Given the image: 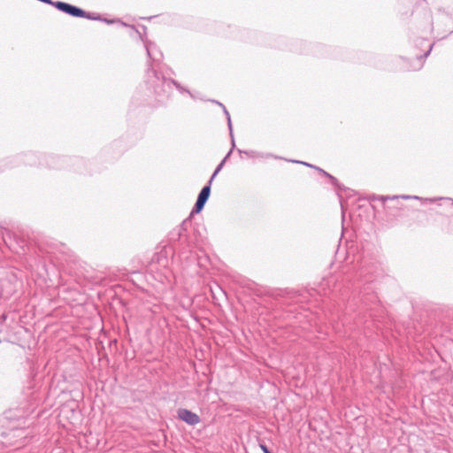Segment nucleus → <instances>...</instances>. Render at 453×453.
<instances>
[{"label": "nucleus", "instance_id": "nucleus-10", "mask_svg": "<svg viewBox=\"0 0 453 453\" xmlns=\"http://www.w3.org/2000/svg\"><path fill=\"white\" fill-rule=\"evenodd\" d=\"M229 156H230V153H227V154L226 155V157H225V159H224V160L227 159V157H228Z\"/></svg>", "mask_w": 453, "mask_h": 453}, {"label": "nucleus", "instance_id": "nucleus-9", "mask_svg": "<svg viewBox=\"0 0 453 453\" xmlns=\"http://www.w3.org/2000/svg\"><path fill=\"white\" fill-rule=\"evenodd\" d=\"M401 197L403 198V199H409L410 198L409 196H402Z\"/></svg>", "mask_w": 453, "mask_h": 453}, {"label": "nucleus", "instance_id": "nucleus-8", "mask_svg": "<svg viewBox=\"0 0 453 453\" xmlns=\"http://www.w3.org/2000/svg\"><path fill=\"white\" fill-rule=\"evenodd\" d=\"M323 173H324L325 174H326L330 179L334 180V178L333 176L329 175V174H328V173H326V172H323Z\"/></svg>", "mask_w": 453, "mask_h": 453}, {"label": "nucleus", "instance_id": "nucleus-2", "mask_svg": "<svg viewBox=\"0 0 453 453\" xmlns=\"http://www.w3.org/2000/svg\"><path fill=\"white\" fill-rule=\"evenodd\" d=\"M211 184H210V181H209L208 185L204 186L202 188L201 192L198 195L196 203L191 211V215L194 213H198L203 210L206 201L209 198L210 193H211Z\"/></svg>", "mask_w": 453, "mask_h": 453}, {"label": "nucleus", "instance_id": "nucleus-11", "mask_svg": "<svg viewBox=\"0 0 453 453\" xmlns=\"http://www.w3.org/2000/svg\"><path fill=\"white\" fill-rule=\"evenodd\" d=\"M229 156H230V153H227V154L226 155V157H225V159H224V160L227 159V157H228Z\"/></svg>", "mask_w": 453, "mask_h": 453}, {"label": "nucleus", "instance_id": "nucleus-5", "mask_svg": "<svg viewBox=\"0 0 453 453\" xmlns=\"http://www.w3.org/2000/svg\"><path fill=\"white\" fill-rule=\"evenodd\" d=\"M398 196H380L379 199L381 200V201H386V200H388V199H395V198H397Z\"/></svg>", "mask_w": 453, "mask_h": 453}, {"label": "nucleus", "instance_id": "nucleus-13", "mask_svg": "<svg viewBox=\"0 0 453 453\" xmlns=\"http://www.w3.org/2000/svg\"><path fill=\"white\" fill-rule=\"evenodd\" d=\"M229 156H230V153H227V154L226 155V157H225V159H224V160L227 159V157H228Z\"/></svg>", "mask_w": 453, "mask_h": 453}, {"label": "nucleus", "instance_id": "nucleus-14", "mask_svg": "<svg viewBox=\"0 0 453 453\" xmlns=\"http://www.w3.org/2000/svg\"><path fill=\"white\" fill-rule=\"evenodd\" d=\"M301 163L306 165L307 166H311L310 164L303 163V162H301Z\"/></svg>", "mask_w": 453, "mask_h": 453}, {"label": "nucleus", "instance_id": "nucleus-12", "mask_svg": "<svg viewBox=\"0 0 453 453\" xmlns=\"http://www.w3.org/2000/svg\"><path fill=\"white\" fill-rule=\"evenodd\" d=\"M229 156H230V153H227V154L226 155V157H225V159H224V160L227 159V157H228Z\"/></svg>", "mask_w": 453, "mask_h": 453}, {"label": "nucleus", "instance_id": "nucleus-7", "mask_svg": "<svg viewBox=\"0 0 453 453\" xmlns=\"http://www.w3.org/2000/svg\"><path fill=\"white\" fill-rule=\"evenodd\" d=\"M261 449L264 451V453H271L265 445H261Z\"/></svg>", "mask_w": 453, "mask_h": 453}, {"label": "nucleus", "instance_id": "nucleus-1", "mask_svg": "<svg viewBox=\"0 0 453 453\" xmlns=\"http://www.w3.org/2000/svg\"><path fill=\"white\" fill-rule=\"evenodd\" d=\"M52 5H54L59 11H62L65 13H68L73 17H83L88 19H93L90 14L87 13L83 10L71 5L69 4L64 2H53Z\"/></svg>", "mask_w": 453, "mask_h": 453}, {"label": "nucleus", "instance_id": "nucleus-4", "mask_svg": "<svg viewBox=\"0 0 453 453\" xmlns=\"http://www.w3.org/2000/svg\"><path fill=\"white\" fill-rule=\"evenodd\" d=\"M224 163H225V160H223V161H222V162L218 165V167H217V168H216V170L214 171V173H213L212 176H211V179L209 180L210 184H211V183H212L213 179L216 177V175H217V174L219 173V172L221 170V168H222V166H223Z\"/></svg>", "mask_w": 453, "mask_h": 453}, {"label": "nucleus", "instance_id": "nucleus-3", "mask_svg": "<svg viewBox=\"0 0 453 453\" xmlns=\"http://www.w3.org/2000/svg\"><path fill=\"white\" fill-rule=\"evenodd\" d=\"M178 418L190 426H195L200 422L199 416L187 409H179Z\"/></svg>", "mask_w": 453, "mask_h": 453}, {"label": "nucleus", "instance_id": "nucleus-6", "mask_svg": "<svg viewBox=\"0 0 453 453\" xmlns=\"http://www.w3.org/2000/svg\"><path fill=\"white\" fill-rule=\"evenodd\" d=\"M225 113L226 114V117H227V119H228V127H229V128L231 130L232 129V125H231V120H230L229 113L227 112L226 110H225Z\"/></svg>", "mask_w": 453, "mask_h": 453}]
</instances>
